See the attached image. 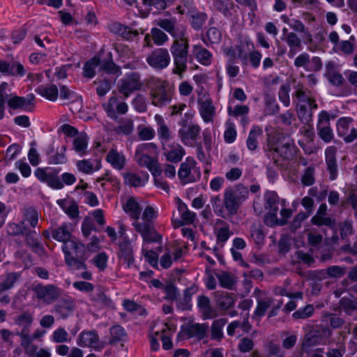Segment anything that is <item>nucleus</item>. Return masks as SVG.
I'll return each instance as SVG.
<instances>
[{
  "label": "nucleus",
  "mask_w": 357,
  "mask_h": 357,
  "mask_svg": "<svg viewBox=\"0 0 357 357\" xmlns=\"http://www.w3.org/2000/svg\"><path fill=\"white\" fill-rule=\"evenodd\" d=\"M97 182L100 183L101 187L106 188L107 183L113 186L119 185L120 182L117 178L113 176L110 172H106L102 176L97 178Z\"/></svg>",
  "instance_id": "nucleus-63"
},
{
  "label": "nucleus",
  "mask_w": 357,
  "mask_h": 357,
  "mask_svg": "<svg viewBox=\"0 0 357 357\" xmlns=\"http://www.w3.org/2000/svg\"><path fill=\"white\" fill-rule=\"evenodd\" d=\"M106 161L116 170L124 169L126 165V158L122 151H119L116 148L109 150L106 155Z\"/></svg>",
  "instance_id": "nucleus-30"
},
{
  "label": "nucleus",
  "mask_w": 357,
  "mask_h": 357,
  "mask_svg": "<svg viewBox=\"0 0 357 357\" xmlns=\"http://www.w3.org/2000/svg\"><path fill=\"white\" fill-rule=\"evenodd\" d=\"M89 137L85 133H80L73 140V149L79 155H84L88 152Z\"/></svg>",
  "instance_id": "nucleus-43"
},
{
  "label": "nucleus",
  "mask_w": 357,
  "mask_h": 357,
  "mask_svg": "<svg viewBox=\"0 0 357 357\" xmlns=\"http://www.w3.org/2000/svg\"><path fill=\"white\" fill-rule=\"evenodd\" d=\"M72 225L70 222H63L56 228L51 229L52 238L59 242H65L71 240Z\"/></svg>",
  "instance_id": "nucleus-31"
},
{
  "label": "nucleus",
  "mask_w": 357,
  "mask_h": 357,
  "mask_svg": "<svg viewBox=\"0 0 357 357\" xmlns=\"http://www.w3.org/2000/svg\"><path fill=\"white\" fill-rule=\"evenodd\" d=\"M33 321V315L29 312H24L14 318L15 324L21 327V331H30V328Z\"/></svg>",
  "instance_id": "nucleus-45"
},
{
  "label": "nucleus",
  "mask_w": 357,
  "mask_h": 357,
  "mask_svg": "<svg viewBox=\"0 0 357 357\" xmlns=\"http://www.w3.org/2000/svg\"><path fill=\"white\" fill-rule=\"evenodd\" d=\"M147 63L155 69L162 70L170 63V56L167 49L158 48L153 50L146 59Z\"/></svg>",
  "instance_id": "nucleus-17"
},
{
  "label": "nucleus",
  "mask_w": 357,
  "mask_h": 357,
  "mask_svg": "<svg viewBox=\"0 0 357 357\" xmlns=\"http://www.w3.org/2000/svg\"><path fill=\"white\" fill-rule=\"evenodd\" d=\"M109 333L111 335V338L109 340L110 344L124 341L127 336L125 329L120 325H116L110 328Z\"/></svg>",
  "instance_id": "nucleus-50"
},
{
  "label": "nucleus",
  "mask_w": 357,
  "mask_h": 357,
  "mask_svg": "<svg viewBox=\"0 0 357 357\" xmlns=\"http://www.w3.org/2000/svg\"><path fill=\"white\" fill-rule=\"evenodd\" d=\"M324 75L331 84L336 87L342 86L345 82L342 75L338 71L337 64L333 61L326 62Z\"/></svg>",
  "instance_id": "nucleus-22"
},
{
  "label": "nucleus",
  "mask_w": 357,
  "mask_h": 357,
  "mask_svg": "<svg viewBox=\"0 0 357 357\" xmlns=\"http://www.w3.org/2000/svg\"><path fill=\"white\" fill-rule=\"evenodd\" d=\"M123 208L124 211L128 213L134 220L139 219L142 208L134 197H129L123 205Z\"/></svg>",
  "instance_id": "nucleus-41"
},
{
  "label": "nucleus",
  "mask_w": 357,
  "mask_h": 357,
  "mask_svg": "<svg viewBox=\"0 0 357 357\" xmlns=\"http://www.w3.org/2000/svg\"><path fill=\"white\" fill-rule=\"evenodd\" d=\"M249 112L250 109L248 105H236L234 107L231 106L227 107L228 115L235 118L246 116Z\"/></svg>",
  "instance_id": "nucleus-60"
},
{
  "label": "nucleus",
  "mask_w": 357,
  "mask_h": 357,
  "mask_svg": "<svg viewBox=\"0 0 357 357\" xmlns=\"http://www.w3.org/2000/svg\"><path fill=\"white\" fill-rule=\"evenodd\" d=\"M140 74L137 72H130L119 81L118 88L124 98H128L135 91H139L142 88Z\"/></svg>",
  "instance_id": "nucleus-11"
},
{
  "label": "nucleus",
  "mask_w": 357,
  "mask_h": 357,
  "mask_svg": "<svg viewBox=\"0 0 357 357\" xmlns=\"http://www.w3.org/2000/svg\"><path fill=\"white\" fill-rule=\"evenodd\" d=\"M317 130L318 135L325 143H329L333 140L334 134L330 126L329 114L325 110L319 114Z\"/></svg>",
  "instance_id": "nucleus-18"
},
{
  "label": "nucleus",
  "mask_w": 357,
  "mask_h": 357,
  "mask_svg": "<svg viewBox=\"0 0 357 357\" xmlns=\"http://www.w3.org/2000/svg\"><path fill=\"white\" fill-rule=\"evenodd\" d=\"M24 234H25L26 243L32 249V251L39 256L44 255L45 250L39 241V233L35 230L28 229Z\"/></svg>",
  "instance_id": "nucleus-29"
},
{
  "label": "nucleus",
  "mask_w": 357,
  "mask_h": 357,
  "mask_svg": "<svg viewBox=\"0 0 357 357\" xmlns=\"http://www.w3.org/2000/svg\"><path fill=\"white\" fill-rule=\"evenodd\" d=\"M311 222L314 225L317 226H327L331 229H333L335 227V221L334 219L326 216V215H314Z\"/></svg>",
  "instance_id": "nucleus-55"
},
{
  "label": "nucleus",
  "mask_w": 357,
  "mask_h": 357,
  "mask_svg": "<svg viewBox=\"0 0 357 357\" xmlns=\"http://www.w3.org/2000/svg\"><path fill=\"white\" fill-rule=\"evenodd\" d=\"M151 89V103L158 107L169 105L172 100L173 87L166 81L157 79L152 81Z\"/></svg>",
  "instance_id": "nucleus-6"
},
{
  "label": "nucleus",
  "mask_w": 357,
  "mask_h": 357,
  "mask_svg": "<svg viewBox=\"0 0 357 357\" xmlns=\"http://www.w3.org/2000/svg\"><path fill=\"white\" fill-rule=\"evenodd\" d=\"M249 191L243 184L238 183L225 189L223 204L228 214L234 215L242 203L248 197Z\"/></svg>",
  "instance_id": "nucleus-5"
},
{
  "label": "nucleus",
  "mask_w": 357,
  "mask_h": 357,
  "mask_svg": "<svg viewBox=\"0 0 357 357\" xmlns=\"http://www.w3.org/2000/svg\"><path fill=\"white\" fill-rule=\"evenodd\" d=\"M154 119L157 124L158 137L162 146L173 139L174 134L161 115L155 114Z\"/></svg>",
  "instance_id": "nucleus-27"
},
{
  "label": "nucleus",
  "mask_w": 357,
  "mask_h": 357,
  "mask_svg": "<svg viewBox=\"0 0 357 357\" xmlns=\"http://www.w3.org/2000/svg\"><path fill=\"white\" fill-rule=\"evenodd\" d=\"M193 53L198 62L204 66H209L212 63V53L202 45H194Z\"/></svg>",
  "instance_id": "nucleus-40"
},
{
  "label": "nucleus",
  "mask_w": 357,
  "mask_h": 357,
  "mask_svg": "<svg viewBox=\"0 0 357 357\" xmlns=\"http://www.w3.org/2000/svg\"><path fill=\"white\" fill-rule=\"evenodd\" d=\"M162 153L166 160L172 163H178L181 161L185 155L184 148L178 143H172L162 146Z\"/></svg>",
  "instance_id": "nucleus-20"
},
{
  "label": "nucleus",
  "mask_w": 357,
  "mask_h": 357,
  "mask_svg": "<svg viewBox=\"0 0 357 357\" xmlns=\"http://www.w3.org/2000/svg\"><path fill=\"white\" fill-rule=\"evenodd\" d=\"M102 108L108 117L116 120L119 114L122 115L128 112V105L126 102L121 101L119 98L112 96L102 104Z\"/></svg>",
  "instance_id": "nucleus-16"
},
{
  "label": "nucleus",
  "mask_w": 357,
  "mask_h": 357,
  "mask_svg": "<svg viewBox=\"0 0 357 357\" xmlns=\"http://www.w3.org/2000/svg\"><path fill=\"white\" fill-rule=\"evenodd\" d=\"M18 276L15 273H9L6 278L0 282V293L4 292L13 288L17 282Z\"/></svg>",
  "instance_id": "nucleus-57"
},
{
  "label": "nucleus",
  "mask_w": 357,
  "mask_h": 357,
  "mask_svg": "<svg viewBox=\"0 0 357 357\" xmlns=\"http://www.w3.org/2000/svg\"><path fill=\"white\" fill-rule=\"evenodd\" d=\"M201 177L200 168L192 157H187L181 162L178 171V178L182 184L195 183Z\"/></svg>",
  "instance_id": "nucleus-8"
},
{
  "label": "nucleus",
  "mask_w": 357,
  "mask_h": 357,
  "mask_svg": "<svg viewBox=\"0 0 357 357\" xmlns=\"http://www.w3.org/2000/svg\"><path fill=\"white\" fill-rule=\"evenodd\" d=\"M39 214L33 207H25L22 211L21 225L26 227V231L36 227L38 223Z\"/></svg>",
  "instance_id": "nucleus-28"
},
{
  "label": "nucleus",
  "mask_w": 357,
  "mask_h": 357,
  "mask_svg": "<svg viewBox=\"0 0 357 357\" xmlns=\"http://www.w3.org/2000/svg\"><path fill=\"white\" fill-rule=\"evenodd\" d=\"M158 25L174 38L170 47L174 69V73L181 74L187 70L189 55V36L187 29L176 23L175 19H163L159 21Z\"/></svg>",
  "instance_id": "nucleus-1"
},
{
  "label": "nucleus",
  "mask_w": 357,
  "mask_h": 357,
  "mask_svg": "<svg viewBox=\"0 0 357 357\" xmlns=\"http://www.w3.org/2000/svg\"><path fill=\"white\" fill-rule=\"evenodd\" d=\"M213 6L227 18L232 17L238 7L231 0H214Z\"/></svg>",
  "instance_id": "nucleus-36"
},
{
  "label": "nucleus",
  "mask_w": 357,
  "mask_h": 357,
  "mask_svg": "<svg viewBox=\"0 0 357 357\" xmlns=\"http://www.w3.org/2000/svg\"><path fill=\"white\" fill-rule=\"evenodd\" d=\"M280 199L274 191L268 192L264 195V206L267 213L264 218V223L268 227L278 224V212L279 210Z\"/></svg>",
  "instance_id": "nucleus-9"
},
{
  "label": "nucleus",
  "mask_w": 357,
  "mask_h": 357,
  "mask_svg": "<svg viewBox=\"0 0 357 357\" xmlns=\"http://www.w3.org/2000/svg\"><path fill=\"white\" fill-rule=\"evenodd\" d=\"M77 344L80 347L92 348L96 351H100L105 347L97 332L93 331H82L76 340Z\"/></svg>",
  "instance_id": "nucleus-15"
},
{
  "label": "nucleus",
  "mask_w": 357,
  "mask_h": 357,
  "mask_svg": "<svg viewBox=\"0 0 357 357\" xmlns=\"http://www.w3.org/2000/svg\"><path fill=\"white\" fill-rule=\"evenodd\" d=\"M100 64L99 58L96 56L87 61L83 67V75L85 77L93 78L96 75V69Z\"/></svg>",
  "instance_id": "nucleus-51"
},
{
  "label": "nucleus",
  "mask_w": 357,
  "mask_h": 357,
  "mask_svg": "<svg viewBox=\"0 0 357 357\" xmlns=\"http://www.w3.org/2000/svg\"><path fill=\"white\" fill-rule=\"evenodd\" d=\"M66 146H62L60 150L57 149L56 153L48 157V164L50 165H62L66 163L68 159L65 155Z\"/></svg>",
  "instance_id": "nucleus-53"
},
{
  "label": "nucleus",
  "mask_w": 357,
  "mask_h": 357,
  "mask_svg": "<svg viewBox=\"0 0 357 357\" xmlns=\"http://www.w3.org/2000/svg\"><path fill=\"white\" fill-rule=\"evenodd\" d=\"M32 290L36 298L46 305H51L56 302L62 293L61 288L52 284L38 283L33 286Z\"/></svg>",
  "instance_id": "nucleus-10"
},
{
  "label": "nucleus",
  "mask_w": 357,
  "mask_h": 357,
  "mask_svg": "<svg viewBox=\"0 0 357 357\" xmlns=\"http://www.w3.org/2000/svg\"><path fill=\"white\" fill-rule=\"evenodd\" d=\"M157 150V145L155 143L150 142L139 144L135 152V160L137 165L142 167L147 168L153 177L160 176L162 173L158 160H154L153 157L149 155L150 151L156 152Z\"/></svg>",
  "instance_id": "nucleus-4"
},
{
  "label": "nucleus",
  "mask_w": 357,
  "mask_h": 357,
  "mask_svg": "<svg viewBox=\"0 0 357 357\" xmlns=\"http://www.w3.org/2000/svg\"><path fill=\"white\" fill-rule=\"evenodd\" d=\"M263 135L262 129L257 126H253L248 134L246 146L248 150L253 151L258 147V138Z\"/></svg>",
  "instance_id": "nucleus-42"
},
{
  "label": "nucleus",
  "mask_w": 357,
  "mask_h": 357,
  "mask_svg": "<svg viewBox=\"0 0 357 357\" xmlns=\"http://www.w3.org/2000/svg\"><path fill=\"white\" fill-rule=\"evenodd\" d=\"M197 291V287L192 285L183 291L182 296L177 298L176 301V306L181 310H188L192 307V296Z\"/></svg>",
  "instance_id": "nucleus-33"
},
{
  "label": "nucleus",
  "mask_w": 357,
  "mask_h": 357,
  "mask_svg": "<svg viewBox=\"0 0 357 357\" xmlns=\"http://www.w3.org/2000/svg\"><path fill=\"white\" fill-rule=\"evenodd\" d=\"M51 340L55 343H64L70 341L68 333L62 327H59L53 331Z\"/></svg>",
  "instance_id": "nucleus-54"
},
{
  "label": "nucleus",
  "mask_w": 357,
  "mask_h": 357,
  "mask_svg": "<svg viewBox=\"0 0 357 357\" xmlns=\"http://www.w3.org/2000/svg\"><path fill=\"white\" fill-rule=\"evenodd\" d=\"M102 70L108 74L114 75L116 77L121 74V68L113 61H105L101 64Z\"/></svg>",
  "instance_id": "nucleus-64"
},
{
  "label": "nucleus",
  "mask_w": 357,
  "mask_h": 357,
  "mask_svg": "<svg viewBox=\"0 0 357 357\" xmlns=\"http://www.w3.org/2000/svg\"><path fill=\"white\" fill-rule=\"evenodd\" d=\"M199 112L206 123H213L215 116V107L211 98H198Z\"/></svg>",
  "instance_id": "nucleus-24"
},
{
  "label": "nucleus",
  "mask_w": 357,
  "mask_h": 357,
  "mask_svg": "<svg viewBox=\"0 0 357 357\" xmlns=\"http://www.w3.org/2000/svg\"><path fill=\"white\" fill-rule=\"evenodd\" d=\"M77 167L79 171L85 174H91L93 170H98L100 168V164L97 163L96 168H93V163L89 160H82L77 162Z\"/></svg>",
  "instance_id": "nucleus-58"
},
{
  "label": "nucleus",
  "mask_w": 357,
  "mask_h": 357,
  "mask_svg": "<svg viewBox=\"0 0 357 357\" xmlns=\"http://www.w3.org/2000/svg\"><path fill=\"white\" fill-rule=\"evenodd\" d=\"M221 287L228 289H232L235 280L233 277L227 272H221L216 275Z\"/></svg>",
  "instance_id": "nucleus-59"
},
{
  "label": "nucleus",
  "mask_w": 357,
  "mask_h": 357,
  "mask_svg": "<svg viewBox=\"0 0 357 357\" xmlns=\"http://www.w3.org/2000/svg\"><path fill=\"white\" fill-rule=\"evenodd\" d=\"M227 322L225 318H220L213 321L211 324V339L221 340L223 337L222 329Z\"/></svg>",
  "instance_id": "nucleus-48"
},
{
  "label": "nucleus",
  "mask_w": 357,
  "mask_h": 357,
  "mask_svg": "<svg viewBox=\"0 0 357 357\" xmlns=\"http://www.w3.org/2000/svg\"><path fill=\"white\" fill-rule=\"evenodd\" d=\"M119 247L118 258L123 260L130 267L135 261L131 241H119Z\"/></svg>",
  "instance_id": "nucleus-34"
},
{
  "label": "nucleus",
  "mask_w": 357,
  "mask_h": 357,
  "mask_svg": "<svg viewBox=\"0 0 357 357\" xmlns=\"http://www.w3.org/2000/svg\"><path fill=\"white\" fill-rule=\"evenodd\" d=\"M340 308L348 315L357 311V297L344 296L340 300Z\"/></svg>",
  "instance_id": "nucleus-46"
},
{
  "label": "nucleus",
  "mask_w": 357,
  "mask_h": 357,
  "mask_svg": "<svg viewBox=\"0 0 357 357\" xmlns=\"http://www.w3.org/2000/svg\"><path fill=\"white\" fill-rule=\"evenodd\" d=\"M123 182L131 188H142L146 185L149 179L147 172L139 170L137 172H128L123 174Z\"/></svg>",
  "instance_id": "nucleus-19"
},
{
  "label": "nucleus",
  "mask_w": 357,
  "mask_h": 357,
  "mask_svg": "<svg viewBox=\"0 0 357 357\" xmlns=\"http://www.w3.org/2000/svg\"><path fill=\"white\" fill-rule=\"evenodd\" d=\"M156 218L154 208L146 206L142 213V220L137 219L133 221L132 225L143 238L144 243H161L162 236L155 229L153 220Z\"/></svg>",
  "instance_id": "nucleus-2"
},
{
  "label": "nucleus",
  "mask_w": 357,
  "mask_h": 357,
  "mask_svg": "<svg viewBox=\"0 0 357 357\" xmlns=\"http://www.w3.org/2000/svg\"><path fill=\"white\" fill-rule=\"evenodd\" d=\"M351 117L343 116L340 118L336 123L337 132L339 137L343 138L350 129V124L353 122Z\"/></svg>",
  "instance_id": "nucleus-52"
},
{
  "label": "nucleus",
  "mask_w": 357,
  "mask_h": 357,
  "mask_svg": "<svg viewBox=\"0 0 357 357\" xmlns=\"http://www.w3.org/2000/svg\"><path fill=\"white\" fill-rule=\"evenodd\" d=\"M177 209L182 218L181 225H190L195 222L197 219L196 213L190 211L184 202L180 201L178 204Z\"/></svg>",
  "instance_id": "nucleus-38"
},
{
  "label": "nucleus",
  "mask_w": 357,
  "mask_h": 357,
  "mask_svg": "<svg viewBox=\"0 0 357 357\" xmlns=\"http://www.w3.org/2000/svg\"><path fill=\"white\" fill-rule=\"evenodd\" d=\"M36 92L51 101H55L58 98V88L55 84H42L37 87Z\"/></svg>",
  "instance_id": "nucleus-39"
},
{
  "label": "nucleus",
  "mask_w": 357,
  "mask_h": 357,
  "mask_svg": "<svg viewBox=\"0 0 357 357\" xmlns=\"http://www.w3.org/2000/svg\"><path fill=\"white\" fill-rule=\"evenodd\" d=\"M264 149L266 156L268 160L272 158L274 165L278 162V158H282L283 160H291L296 155L298 150L296 145L290 141L275 147L268 144L266 146L264 147Z\"/></svg>",
  "instance_id": "nucleus-7"
},
{
  "label": "nucleus",
  "mask_w": 357,
  "mask_h": 357,
  "mask_svg": "<svg viewBox=\"0 0 357 357\" xmlns=\"http://www.w3.org/2000/svg\"><path fill=\"white\" fill-rule=\"evenodd\" d=\"M59 169L51 167H38L34 171L35 176L43 183L54 189H62L64 184L67 185H73L76 181L74 174L65 172L61 174V178L58 176Z\"/></svg>",
  "instance_id": "nucleus-3"
},
{
  "label": "nucleus",
  "mask_w": 357,
  "mask_h": 357,
  "mask_svg": "<svg viewBox=\"0 0 357 357\" xmlns=\"http://www.w3.org/2000/svg\"><path fill=\"white\" fill-rule=\"evenodd\" d=\"M215 234L216 235L217 243H222V245L229 239V236L233 234L230 231L229 225L225 221L218 219L215 222Z\"/></svg>",
  "instance_id": "nucleus-32"
},
{
  "label": "nucleus",
  "mask_w": 357,
  "mask_h": 357,
  "mask_svg": "<svg viewBox=\"0 0 357 357\" xmlns=\"http://www.w3.org/2000/svg\"><path fill=\"white\" fill-rule=\"evenodd\" d=\"M133 108L139 113H144L147 110L146 98L140 93H138L132 100Z\"/></svg>",
  "instance_id": "nucleus-56"
},
{
  "label": "nucleus",
  "mask_w": 357,
  "mask_h": 357,
  "mask_svg": "<svg viewBox=\"0 0 357 357\" xmlns=\"http://www.w3.org/2000/svg\"><path fill=\"white\" fill-rule=\"evenodd\" d=\"M190 16L191 26L193 29L198 31L202 29L205 24L207 15L202 12H198L197 10L188 14Z\"/></svg>",
  "instance_id": "nucleus-47"
},
{
  "label": "nucleus",
  "mask_w": 357,
  "mask_h": 357,
  "mask_svg": "<svg viewBox=\"0 0 357 357\" xmlns=\"http://www.w3.org/2000/svg\"><path fill=\"white\" fill-rule=\"evenodd\" d=\"M314 312V307L312 305H307L303 307H301L296 311H295L292 317L294 319H307L312 315Z\"/></svg>",
  "instance_id": "nucleus-62"
},
{
  "label": "nucleus",
  "mask_w": 357,
  "mask_h": 357,
  "mask_svg": "<svg viewBox=\"0 0 357 357\" xmlns=\"http://www.w3.org/2000/svg\"><path fill=\"white\" fill-rule=\"evenodd\" d=\"M75 307V301L72 297L67 296L56 301L51 312L54 314L58 319L65 320L73 314Z\"/></svg>",
  "instance_id": "nucleus-14"
},
{
  "label": "nucleus",
  "mask_w": 357,
  "mask_h": 357,
  "mask_svg": "<svg viewBox=\"0 0 357 357\" xmlns=\"http://www.w3.org/2000/svg\"><path fill=\"white\" fill-rule=\"evenodd\" d=\"M62 250L65 257L66 254H69L80 259H86L88 258L85 245L73 239L65 242V244H63Z\"/></svg>",
  "instance_id": "nucleus-23"
},
{
  "label": "nucleus",
  "mask_w": 357,
  "mask_h": 357,
  "mask_svg": "<svg viewBox=\"0 0 357 357\" xmlns=\"http://www.w3.org/2000/svg\"><path fill=\"white\" fill-rule=\"evenodd\" d=\"M337 149L334 146H328L325 150V160L327 170L329 172V178L334 181L337 178L338 171L336 160Z\"/></svg>",
  "instance_id": "nucleus-25"
},
{
  "label": "nucleus",
  "mask_w": 357,
  "mask_h": 357,
  "mask_svg": "<svg viewBox=\"0 0 357 357\" xmlns=\"http://www.w3.org/2000/svg\"><path fill=\"white\" fill-rule=\"evenodd\" d=\"M197 307L202 314L204 319H212L215 316V311L211 305L209 298L204 295L198 296Z\"/></svg>",
  "instance_id": "nucleus-37"
},
{
  "label": "nucleus",
  "mask_w": 357,
  "mask_h": 357,
  "mask_svg": "<svg viewBox=\"0 0 357 357\" xmlns=\"http://www.w3.org/2000/svg\"><path fill=\"white\" fill-rule=\"evenodd\" d=\"M85 260L86 259H80L76 258L73 255L69 254H66V256L65 257L66 263L69 266H71L72 268L76 270H82L86 268V265L84 263Z\"/></svg>",
  "instance_id": "nucleus-61"
},
{
  "label": "nucleus",
  "mask_w": 357,
  "mask_h": 357,
  "mask_svg": "<svg viewBox=\"0 0 357 357\" xmlns=\"http://www.w3.org/2000/svg\"><path fill=\"white\" fill-rule=\"evenodd\" d=\"M215 298L217 305L222 310H227L234 303L233 297L227 292L216 291L215 292Z\"/></svg>",
  "instance_id": "nucleus-44"
},
{
  "label": "nucleus",
  "mask_w": 357,
  "mask_h": 357,
  "mask_svg": "<svg viewBox=\"0 0 357 357\" xmlns=\"http://www.w3.org/2000/svg\"><path fill=\"white\" fill-rule=\"evenodd\" d=\"M188 122L187 119H182L179 122L181 128L178 131V136L184 145L192 146L200 135L201 128L197 123Z\"/></svg>",
  "instance_id": "nucleus-13"
},
{
  "label": "nucleus",
  "mask_w": 357,
  "mask_h": 357,
  "mask_svg": "<svg viewBox=\"0 0 357 357\" xmlns=\"http://www.w3.org/2000/svg\"><path fill=\"white\" fill-rule=\"evenodd\" d=\"M0 73L5 75L23 77L26 75V70L24 66L18 61L12 63L6 61H0Z\"/></svg>",
  "instance_id": "nucleus-26"
},
{
  "label": "nucleus",
  "mask_w": 357,
  "mask_h": 357,
  "mask_svg": "<svg viewBox=\"0 0 357 357\" xmlns=\"http://www.w3.org/2000/svg\"><path fill=\"white\" fill-rule=\"evenodd\" d=\"M274 299L272 298H265L257 301V307L254 312V315L259 318L264 317L267 310L273 304Z\"/></svg>",
  "instance_id": "nucleus-49"
},
{
  "label": "nucleus",
  "mask_w": 357,
  "mask_h": 357,
  "mask_svg": "<svg viewBox=\"0 0 357 357\" xmlns=\"http://www.w3.org/2000/svg\"><path fill=\"white\" fill-rule=\"evenodd\" d=\"M281 39L286 42L289 48V58L293 59L302 50V40L294 32H290L287 34V37L281 38Z\"/></svg>",
  "instance_id": "nucleus-35"
},
{
  "label": "nucleus",
  "mask_w": 357,
  "mask_h": 357,
  "mask_svg": "<svg viewBox=\"0 0 357 357\" xmlns=\"http://www.w3.org/2000/svg\"><path fill=\"white\" fill-rule=\"evenodd\" d=\"M209 331L208 323H190L183 326L178 333V338L181 340L193 338L200 341L207 337Z\"/></svg>",
  "instance_id": "nucleus-12"
},
{
  "label": "nucleus",
  "mask_w": 357,
  "mask_h": 357,
  "mask_svg": "<svg viewBox=\"0 0 357 357\" xmlns=\"http://www.w3.org/2000/svg\"><path fill=\"white\" fill-rule=\"evenodd\" d=\"M35 96L33 94H28L25 97L18 96L14 94H10L7 100L8 106L13 109H22L25 111L31 110L33 105Z\"/></svg>",
  "instance_id": "nucleus-21"
}]
</instances>
